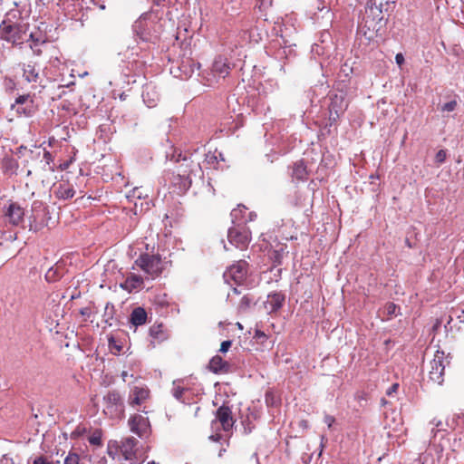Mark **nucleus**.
I'll list each match as a JSON object with an SVG mask.
<instances>
[{"label": "nucleus", "instance_id": "13", "mask_svg": "<svg viewBox=\"0 0 464 464\" xmlns=\"http://www.w3.org/2000/svg\"><path fill=\"white\" fill-rule=\"evenodd\" d=\"M137 444L138 440L135 438L129 437L118 442L117 449H119L121 455H122L125 460H131L136 456Z\"/></svg>", "mask_w": 464, "mask_h": 464}, {"label": "nucleus", "instance_id": "5", "mask_svg": "<svg viewBox=\"0 0 464 464\" xmlns=\"http://www.w3.org/2000/svg\"><path fill=\"white\" fill-rule=\"evenodd\" d=\"M48 212L41 201H34L32 205V214L29 217L30 230L39 231L47 226Z\"/></svg>", "mask_w": 464, "mask_h": 464}, {"label": "nucleus", "instance_id": "44", "mask_svg": "<svg viewBox=\"0 0 464 464\" xmlns=\"http://www.w3.org/2000/svg\"><path fill=\"white\" fill-rule=\"evenodd\" d=\"M169 0H152L156 5H164Z\"/></svg>", "mask_w": 464, "mask_h": 464}, {"label": "nucleus", "instance_id": "4", "mask_svg": "<svg viewBox=\"0 0 464 464\" xmlns=\"http://www.w3.org/2000/svg\"><path fill=\"white\" fill-rule=\"evenodd\" d=\"M191 162L188 161L186 158L183 159V162L180 163L177 169L172 172L173 185L178 187L180 191H185L190 188L191 179L190 172Z\"/></svg>", "mask_w": 464, "mask_h": 464}, {"label": "nucleus", "instance_id": "6", "mask_svg": "<svg viewBox=\"0 0 464 464\" xmlns=\"http://www.w3.org/2000/svg\"><path fill=\"white\" fill-rule=\"evenodd\" d=\"M247 271L248 264L244 260H239L225 271L223 277L227 284L234 282L238 285H242L246 279Z\"/></svg>", "mask_w": 464, "mask_h": 464}, {"label": "nucleus", "instance_id": "29", "mask_svg": "<svg viewBox=\"0 0 464 464\" xmlns=\"http://www.w3.org/2000/svg\"><path fill=\"white\" fill-rule=\"evenodd\" d=\"M148 24V22L145 18H140L137 22H135L134 29L138 34L140 35L141 39L148 41L150 40L149 34L142 31L143 27Z\"/></svg>", "mask_w": 464, "mask_h": 464}, {"label": "nucleus", "instance_id": "3", "mask_svg": "<svg viewBox=\"0 0 464 464\" xmlns=\"http://www.w3.org/2000/svg\"><path fill=\"white\" fill-rule=\"evenodd\" d=\"M449 363L450 361L445 353L443 351H437L428 366L429 380L434 383L441 384L444 381L445 367Z\"/></svg>", "mask_w": 464, "mask_h": 464}, {"label": "nucleus", "instance_id": "20", "mask_svg": "<svg viewBox=\"0 0 464 464\" xmlns=\"http://www.w3.org/2000/svg\"><path fill=\"white\" fill-rule=\"evenodd\" d=\"M23 77L30 83L41 82V76L39 71L36 70L34 64H24L23 67Z\"/></svg>", "mask_w": 464, "mask_h": 464}, {"label": "nucleus", "instance_id": "52", "mask_svg": "<svg viewBox=\"0 0 464 464\" xmlns=\"http://www.w3.org/2000/svg\"><path fill=\"white\" fill-rule=\"evenodd\" d=\"M100 8H101V9H104V8H105V6H104L103 5H100Z\"/></svg>", "mask_w": 464, "mask_h": 464}, {"label": "nucleus", "instance_id": "24", "mask_svg": "<svg viewBox=\"0 0 464 464\" xmlns=\"http://www.w3.org/2000/svg\"><path fill=\"white\" fill-rule=\"evenodd\" d=\"M142 285L143 278L140 276L131 274L125 279L124 283L121 284V287L131 292L134 289L140 288Z\"/></svg>", "mask_w": 464, "mask_h": 464}, {"label": "nucleus", "instance_id": "23", "mask_svg": "<svg viewBox=\"0 0 464 464\" xmlns=\"http://www.w3.org/2000/svg\"><path fill=\"white\" fill-rule=\"evenodd\" d=\"M54 193L58 198L69 199L74 196L75 191L72 185L67 182H63L58 185Z\"/></svg>", "mask_w": 464, "mask_h": 464}, {"label": "nucleus", "instance_id": "2", "mask_svg": "<svg viewBox=\"0 0 464 464\" xmlns=\"http://www.w3.org/2000/svg\"><path fill=\"white\" fill-rule=\"evenodd\" d=\"M103 413L112 420H122L125 416V405L118 391H109L103 396Z\"/></svg>", "mask_w": 464, "mask_h": 464}, {"label": "nucleus", "instance_id": "35", "mask_svg": "<svg viewBox=\"0 0 464 464\" xmlns=\"http://www.w3.org/2000/svg\"><path fill=\"white\" fill-rule=\"evenodd\" d=\"M253 338L256 342H258L260 343H264L266 341V339H267V335L263 331H261L260 329L256 328L255 330Z\"/></svg>", "mask_w": 464, "mask_h": 464}, {"label": "nucleus", "instance_id": "36", "mask_svg": "<svg viewBox=\"0 0 464 464\" xmlns=\"http://www.w3.org/2000/svg\"><path fill=\"white\" fill-rule=\"evenodd\" d=\"M457 105H458V103L456 101H450L442 105L441 111H448V112L453 111L457 108Z\"/></svg>", "mask_w": 464, "mask_h": 464}, {"label": "nucleus", "instance_id": "8", "mask_svg": "<svg viewBox=\"0 0 464 464\" xmlns=\"http://www.w3.org/2000/svg\"><path fill=\"white\" fill-rule=\"evenodd\" d=\"M227 238L236 247L244 249L250 242V232L245 227H234L229 228Z\"/></svg>", "mask_w": 464, "mask_h": 464}, {"label": "nucleus", "instance_id": "10", "mask_svg": "<svg viewBox=\"0 0 464 464\" xmlns=\"http://www.w3.org/2000/svg\"><path fill=\"white\" fill-rule=\"evenodd\" d=\"M150 392L146 385L133 386L128 396V403L130 407L140 406L150 399Z\"/></svg>", "mask_w": 464, "mask_h": 464}, {"label": "nucleus", "instance_id": "48", "mask_svg": "<svg viewBox=\"0 0 464 464\" xmlns=\"http://www.w3.org/2000/svg\"><path fill=\"white\" fill-rule=\"evenodd\" d=\"M225 451H226V449H221L219 450L218 456L221 457L224 454Z\"/></svg>", "mask_w": 464, "mask_h": 464}, {"label": "nucleus", "instance_id": "40", "mask_svg": "<svg viewBox=\"0 0 464 464\" xmlns=\"http://www.w3.org/2000/svg\"><path fill=\"white\" fill-rule=\"evenodd\" d=\"M324 420L327 424L328 428H331L333 426V424L334 423L335 419L334 416L325 415Z\"/></svg>", "mask_w": 464, "mask_h": 464}, {"label": "nucleus", "instance_id": "30", "mask_svg": "<svg viewBox=\"0 0 464 464\" xmlns=\"http://www.w3.org/2000/svg\"><path fill=\"white\" fill-rule=\"evenodd\" d=\"M285 245L280 244L278 245V247L276 249H274L270 253L271 259L274 260V262L280 264L281 260L283 258V256L285 254Z\"/></svg>", "mask_w": 464, "mask_h": 464}, {"label": "nucleus", "instance_id": "49", "mask_svg": "<svg viewBox=\"0 0 464 464\" xmlns=\"http://www.w3.org/2000/svg\"><path fill=\"white\" fill-rule=\"evenodd\" d=\"M324 440V437L323 436L322 437V443H321V447H322V450H323V448H324V444H323V441ZM322 453V451H320V454Z\"/></svg>", "mask_w": 464, "mask_h": 464}, {"label": "nucleus", "instance_id": "39", "mask_svg": "<svg viewBox=\"0 0 464 464\" xmlns=\"http://www.w3.org/2000/svg\"><path fill=\"white\" fill-rule=\"evenodd\" d=\"M232 345V341L227 340L221 343L219 351L221 353H227Z\"/></svg>", "mask_w": 464, "mask_h": 464}, {"label": "nucleus", "instance_id": "50", "mask_svg": "<svg viewBox=\"0 0 464 464\" xmlns=\"http://www.w3.org/2000/svg\"><path fill=\"white\" fill-rule=\"evenodd\" d=\"M147 464H157L154 460L149 461Z\"/></svg>", "mask_w": 464, "mask_h": 464}, {"label": "nucleus", "instance_id": "25", "mask_svg": "<svg viewBox=\"0 0 464 464\" xmlns=\"http://www.w3.org/2000/svg\"><path fill=\"white\" fill-rule=\"evenodd\" d=\"M292 177L296 180H304L307 178L306 166L304 161H296L293 166Z\"/></svg>", "mask_w": 464, "mask_h": 464}, {"label": "nucleus", "instance_id": "15", "mask_svg": "<svg viewBox=\"0 0 464 464\" xmlns=\"http://www.w3.org/2000/svg\"><path fill=\"white\" fill-rule=\"evenodd\" d=\"M5 217L10 224L17 226L24 220V210L19 204L11 202L5 209Z\"/></svg>", "mask_w": 464, "mask_h": 464}, {"label": "nucleus", "instance_id": "21", "mask_svg": "<svg viewBox=\"0 0 464 464\" xmlns=\"http://www.w3.org/2000/svg\"><path fill=\"white\" fill-rule=\"evenodd\" d=\"M142 98L148 107L153 108L157 105L160 96L156 92L155 88L148 85L142 92Z\"/></svg>", "mask_w": 464, "mask_h": 464}, {"label": "nucleus", "instance_id": "11", "mask_svg": "<svg viewBox=\"0 0 464 464\" xmlns=\"http://www.w3.org/2000/svg\"><path fill=\"white\" fill-rule=\"evenodd\" d=\"M218 422L225 431H229L232 429L235 420L233 419L232 411L228 406L222 405L217 410L216 418L212 421V426L214 427Z\"/></svg>", "mask_w": 464, "mask_h": 464}, {"label": "nucleus", "instance_id": "26", "mask_svg": "<svg viewBox=\"0 0 464 464\" xmlns=\"http://www.w3.org/2000/svg\"><path fill=\"white\" fill-rule=\"evenodd\" d=\"M430 425L431 426L430 433L432 434V437L435 438L438 433L447 430L448 424L439 418H433L430 421Z\"/></svg>", "mask_w": 464, "mask_h": 464}, {"label": "nucleus", "instance_id": "28", "mask_svg": "<svg viewBox=\"0 0 464 464\" xmlns=\"http://www.w3.org/2000/svg\"><path fill=\"white\" fill-rule=\"evenodd\" d=\"M89 443L95 447L102 446V432L101 430H95L92 434L87 437Z\"/></svg>", "mask_w": 464, "mask_h": 464}, {"label": "nucleus", "instance_id": "32", "mask_svg": "<svg viewBox=\"0 0 464 464\" xmlns=\"http://www.w3.org/2000/svg\"><path fill=\"white\" fill-rule=\"evenodd\" d=\"M185 389L180 385L179 381L173 382L172 394L177 400H181Z\"/></svg>", "mask_w": 464, "mask_h": 464}, {"label": "nucleus", "instance_id": "37", "mask_svg": "<svg viewBox=\"0 0 464 464\" xmlns=\"http://www.w3.org/2000/svg\"><path fill=\"white\" fill-rule=\"evenodd\" d=\"M446 157H447L446 151L444 150H440L436 153L435 161L440 164L443 163L446 160Z\"/></svg>", "mask_w": 464, "mask_h": 464}, {"label": "nucleus", "instance_id": "42", "mask_svg": "<svg viewBox=\"0 0 464 464\" xmlns=\"http://www.w3.org/2000/svg\"><path fill=\"white\" fill-rule=\"evenodd\" d=\"M395 61L399 66H401L404 63V57H403L402 53H397L395 56Z\"/></svg>", "mask_w": 464, "mask_h": 464}, {"label": "nucleus", "instance_id": "16", "mask_svg": "<svg viewBox=\"0 0 464 464\" xmlns=\"http://www.w3.org/2000/svg\"><path fill=\"white\" fill-rule=\"evenodd\" d=\"M285 296L282 293H271L265 302V308L269 313L277 312L284 304Z\"/></svg>", "mask_w": 464, "mask_h": 464}, {"label": "nucleus", "instance_id": "45", "mask_svg": "<svg viewBox=\"0 0 464 464\" xmlns=\"http://www.w3.org/2000/svg\"><path fill=\"white\" fill-rule=\"evenodd\" d=\"M335 99H337V97ZM335 103H336V100L332 102L331 106H330V111H331V113L333 112V111H335V114L338 115V111L335 110Z\"/></svg>", "mask_w": 464, "mask_h": 464}, {"label": "nucleus", "instance_id": "47", "mask_svg": "<svg viewBox=\"0 0 464 464\" xmlns=\"http://www.w3.org/2000/svg\"><path fill=\"white\" fill-rule=\"evenodd\" d=\"M459 318L464 323V310L462 311V315H459Z\"/></svg>", "mask_w": 464, "mask_h": 464}, {"label": "nucleus", "instance_id": "38", "mask_svg": "<svg viewBox=\"0 0 464 464\" xmlns=\"http://www.w3.org/2000/svg\"><path fill=\"white\" fill-rule=\"evenodd\" d=\"M33 464H55L54 462L49 460L46 457L44 456H39V457H36L34 461H33Z\"/></svg>", "mask_w": 464, "mask_h": 464}, {"label": "nucleus", "instance_id": "22", "mask_svg": "<svg viewBox=\"0 0 464 464\" xmlns=\"http://www.w3.org/2000/svg\"><path fill=\"white\" fill-rule=\"evenodd\" d=\"M130 323L135 326L138 327L140 325H143L147 322V313L144 308L142 307H137L133 309L130 315L129 319Z\"/></svg>", "mask_w": 464, "mask_h": 464}, {"label": "nucleus", "instance_id": "12", "mask_svg": "<svg viewBox=\"0 0 464 464\" xmlns=\"http://www.w3.org/2000/svg\"><path fill=\"white\" fill-rule=\"evenodd\" d=\"M25 33L17 25L4 24L1 29V38L14 44H20L24 41Z\"/></svg>", "mask_w": 464, "mask_h": 464}, {"label": "nucleus", "instance_id": "43", "mask_svg": "<svg viewBox=\"0 0 464 464\" xmlns=\"http://www.w3.org/2000/svg\"><path fill=\"white\" fill-rule=\"evenodd\" d=\"M209 440L212 441H218L220 440V435L218 433L212 434L209 436Z\"/></svg>", "mask_w": 464, "mask_h": 464}, {"label": "nucleus", "instance_id": "19", "mask_svg": "<svg viewBox=\"0 0 464 464\" xmlns=\"http://www.w3.org/2000/svg\"><path fill=\"white\" fill-rule=\"evenodd\" d=\"M212 72L219 78H225L229 74L230 67L226 59L218 57L213 63Z\"/></svg>", "mask_w": 464, "mask_h": 464}, {"label": "nucleus", "instance_id": "9", "mask_svg": "<svg viewBox=\"0 0 464 464\" xmlns=\"http://www.w3.org/2000/svg\"><path fill=\"white\" fill-rule=\"evenodd\" d=\"M240 295L241 291L237 287H233L231 292L227 294V300L237 307L238 313H245L254 303V298L248 294L243 295L241 297L239 296Z\"/></svg>", "mask_w": 464, "mask_h": 464}, {"label": "nucleus", "instance_id": "17", "mask_svg": "<svg viewBox=\"0 0 464 464\" xmlns=\"http://www.w3.org/2000/svg\"><path fill=\"white\" fill-rule=\"evenodd\" d=\"M256 215L253 212H247L244 205H238L231 211V218L234 223H246L255 219Z\"/></svg>", "mask_w": 464, "mask_h": 464}, {"label": "nucleus", "instance_id": "41", "mask_svg": "<svg viewBox=\"0 0 464 464\" xmlns=\"http://www.w3.org/2000/svg\"><path fill=\"white\" fill-rule=\"evenodd\" d=\"M399 389V384L398 383H393L386 392V394L388 396H391L392 395L393 393L397 392Z\"/></svg>", "mask_w": 464, "mask_h": 464}, {"label": "nucleus", "instance_id": "33", "mask_svg": "<svg viewBox=\"0 0 464 464\" xmlns=\"http://www.w3.org/2000/svg\"><path fill=\"white\" fill-rule=\"evenodd\" d=\"M63 464H80V456L72 451H70L63 460Z\"/></svg>", "mask_w": 464, "mask_h": 464}, {"label": "nucleus", "instance_id": "1", "mask_svg": "<svg viewBox=\"0 0 464 464\" xmlns=\"http://www.w3.org/2000/svg\"><path fill=\"white\" fill-rule=\"evenodd\" d=\"M134 265L151 279L160 276L164 269V264L160 256L148 252L141 253L135 260Z\"/></svg>", "mask_w": 464, "mask_h": 464}, {"label": "nucleus", "instance_id": "51", "mask_svg": "<svg viewBox=\"0 0 464 464\" xmlns=\"http://www.w3.org/2000/svg\"><path fill=\"white\" fill-rule=\"evenodd\" d=\"M150 334H154V329H153V328H151V329H150Z\"/></svg>", "mask_w": 464, "mask_h": 464}, {"label": "nucleus", "instance_id": "7", "mask_svg": "<svg viewBox=\"0 0 464 464\" xmlns=\"http://www.w3.org/2000/svg\"><path fill=\"white\" fill-rule=\"evenodd\" d=\"M130 430L140 439H146L150 435V423L147 417L140 414H133L128 420Z\"/></svg>", "mask_w": 464, "mask_h": 464}, {"label": "nucleus", "instance_id": "31", "mask_svg": "<svg viewBox=\"0 0 464 464\" xmlns=\"http://www.w3.org/2000/svg\"><path fill=\"white\" fill-rule=\"evenodd\" d=\"M118 441L111 440L108 444V455L115 459L119 454H121L119 449H117Z\"/></svg>", "mask_w": 464, "mask_h": 464}, {"label": "nucleus", "instance_id": "46", "mask_svg": "<svg viewBox=\"0 0 464 464\" xmlns=\"http://www.w3.org/2000/svg\"><path fill=\"white\" fill-rule=\"evenodd\" d=\"M128 376H129L128 372L123 371V372H121V378H122V380H123L124 382H126V378H127Z\"/></svg>", "mask_w": 464, "mask_h": 464}, {"label": "nucleus", "instance_id": "14", "mask_svg": "<svg viewBox=\"0 0 464 464\" xmlns=\"http://www.w3.org/2000/svg\"><path fill=\"white\" fill-rule=\"evenodd\" d=\"M15 106L17 113L23 114L24 116H31L35 111L34 100L29 94L18 96L15 99V103L12 106V108H14Z\"/></svg>", "mask_w": 464, "mask_h": 464}, {"label": "nucleus", "instance_id": "27", "mask_svg": "<svg viewBox=\"0 0 464 464\" xmlns=\"http://www.w3.org/2000/svg\"><path fill=\"white\" fill-rule=\"evenodd\" d=\"M400 308L393 303H387L382 310L383 318L386 320L391 319L393 316H397Z\"/></svg>", "mask_w": 464, "mask_h": 464}, {"label": "nucleus", "instance_id": "18", "mask_svg": "<svg viewBox=\"0 0 464 464\" xmlns=\"http://www.w3.org/2000/svg\"><path fill=\"white\" fill-rule=\"evenodd\" d=\"M208 369L214 373H227L230 371V364L221 356L215 355L208 362Z\"/></svg>", "mask_w": 464, "mask_h": 464}, {"label": "nucleus", "instance_id": "34", "mask_svg": "<svg viewBox=\"0 0 464 464\" xmlns=\"http://www.w3.org/2000/svg\"><path fill=\"white\" fill-rule=\"evenodd\" d=\"M58 268L51 267L45 274V279L48 282H54L59 278Z\"/></svg>", "mask_w": 464, "mask_h": 464}]
</instances>
